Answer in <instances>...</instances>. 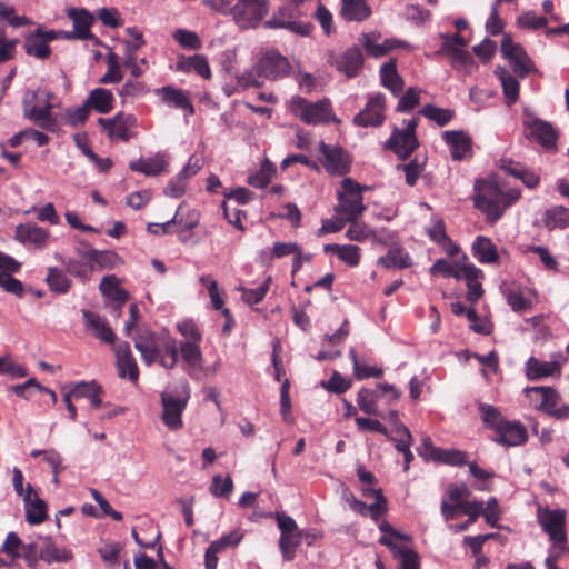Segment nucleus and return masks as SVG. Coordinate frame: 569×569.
<instances>
[{
	"instance_id": "58",
	"label": "nucleus",
	"mask_w": 569,
	"mask_h": 569,
	"mask_svg": "<svg viewBox=\"0 0 569 569\" xmlns=\"http://www.w3.org/2000/svg\"><path fill=\"white\" fill-rule=\"evenodd\" d=\"M271 283V277L269 276L263 283H261L258 288L254 289H247L244 287H239L238 290L241 291V298L243 302H246L249 306L257 305L263 300L266 297L269 287Z\"/></svg>"
},
{
	"instance_id": "54",
	"label": "nucleus",
	"mask_w": 569,
	"mask_h": 569,
	"mask_svg": "<svg viewBox=\"0 0 569 569\" xmlns=\"http://www.w3.org/2000/svg\"><path fill=\"white\" fill-rule=\"evenodd\" d=\"M297 242H274L270 251L262 250L260 258L263 262H271L274 258L280 259L298 251Z\"/></svg>"
},
{
	"instance_id": "33",
	"label": "nucleus",
	"mask_w": 569,
	"mask_h": 569,
	"mask_svg": "<svg viewBox=\"0 0 569 569\" xmlns=\"http://www.w3.org/2000/svg\"><path fill=\"white\" fill-rule=\"evenodd\" d=\"M372 13L367 0H341L340 16L347 21L362 22Z\"/></svg>"
},
{
	"instance_id": "35",
	"label": "nucleus",
	"mask_w": 569,
	"mask_h": 569,
	"mask_svg": "<svg viewBox=\"0 0 569 569\" xmlns=\"http://www.w3.org/2000/svg\"><path fill=\"white\" fill-rule=\"evenodd\" d=\"M462 271V278L466 279L468 287L467 299L471 301V303H476L483 295L480 282V280L483 278V273L472 263H465Z\"/></svg>"
},
{
	"instance_id": "21",
	"label": "nucleus",
	"mask_w": 569,
	"mask_h": 569,
	"mask_svg": "<svg viewBox=\"0 0 569 569\" xmlns=\"http://www.w3.org/2000/svg\"><path fill=\"white\" fill-rule=\"evenodd\" d=\"M466 487H450L447 491L448 498L459 507L463 513L469 516V520L461 525L451 526L453 531H465L468 527L473 523L480 516L482 509V502L480 501H462V497L466 493Z\"/></svg>"
},
{
	"instance_id": "27",
	"label": "nucleus",
	"mask_w": 569,
	"mask_h": 569,
	"mask_svg": "<svg viewBox=\"0 0 569 569\" xmlns=\"http://www.w3.org/2000/svg\"><path fill=\"white\" fill-rule=\"evenodd\" d=\"M113 349L119 377L137 382L139 379V369L137 361L130 351L129 345L127 342H121L116 345Z\"/></svg>"
},
{
	"instance_id": "22",
	"label": "nucleus",
	"mask_w": 569,
	"mask_h": 569,
	"mask_svg": "<svg viewBox=\"0 0 569 569\" xmlns=\"http://www.w3.org/2000/svg\"><path fill=\"white\" fill-rule=\"evenodd\" d=\"M16 239L24 246H31L34 249H44L50 240L51 233L48 229L36 223H21L16 228Z\"/></svg>"
},
{
	"instance_id": "7",
	"label": "nucleus",
	"mask_w": 569,
	"mask_h": 569,
	"mask_svg": "<svg viewBox=\"0 0 569 569\" xmlns=\"http://www.w3.org/2000/svg\"><path fill=\"white\" fill-rule=\"evenodd\" d=\"M351 178H345L341 181L340 189L337 190V204L335 212L338 216L345 217L347 220H358L366 211L367 207L363 203L362 191L367 190Z\"/></svg>"
},
{
	"instance_id": "64",
	"label": "nucleus",
	"mask_w": 569,
	"mask_h": 569,
	"mask_svg": "<svg viewBox=\"0 0 569 569\" xmlns=\"http://www.w3.org/2000/svg\"><path fill=\"white\" fill-rule=\"evenodd\" d=\"M420 91L416 88H409L405 94L399 99L396 107L397 112H409L415 109L420 102Z\"/></svg>"
},
{
	"instance_id": "9",
	"label": "nucleus",
	"mask_w": 569,
	"mask_h": 569,
	"mask_svg": "<svg viewBox=\"0 0 569 569\" xmlns=\"http://www.w3.org/2000/svg\"><path fill=\"white\" fill-rule=\"evenodd\" d=\"M189 398L190 391L187 383L183 386L179 397H173L168 392L161 393V419L170 430H179L182 427V412L187 407Z\"/></svg>"
},
{
	"instance_id": "2",
	"label": "nucleus",
	"mask_w": 569,
	"mask_h": 569,
	"mask_svg": "<svg viewBox=\"0 0 569 569\" xmlns=\"http://www.w3.org/2000/svg\"><path fill=\"white\" fill-rule=\"evenodd\" d=\"M134 347L147 366L158 363L171 370L177 367L180 347L169 332H144L134 338Z\"/></svg>"
},
{
	"instance_id": "11",
	"label": "nucleus",
	"mask_w": 569,
	"mask_h": 569,
	"mask_svg": "<svg viewBox=\"0 0 569 569\" xmlns=\"http://www.w3.org/2000/svg\"><path fill=\"white\" fill-rule=\"evenodd\" d=\"M290 70V62L277 50L262 52L254 66V72L259 77L272 81L287 77Z\"/></svg>"
},
{
	"instance_id": "6",
	"label": "nucleus",
	"mask_w": 569,
	"mask_h": 569,
	"mask_svg": "<svg viewBox=\"0 0 569 569\" xmlns=\"http://www.w3.org/2000/svg\"><path fill=\"white\" fill-rule=\"evenodd\" d=\"M289 111L307 124H323L330 121L339 122L328 98L309 102L302 97L295 96L288 102Z\"/></svg>"
},
{
	"instance_id": "20",
	"label": "nucleus",
	"mask_w": 569,
	"mask_h": 569,
	"mask_svg": "<svg viewBox=\"0 0 569 569\" xmlns=\"http://www.w3.org/2000/svg\"><path fill=\"white\" fill-rule=\"evenodd\" d=\"M98 123L110 139L128 141L131 138L130 129L137 126V118L131 113L119 112L113 118H99Z\"/></svg>"
},
{
	"instance_id": "55",
	"label": "nucleus",
	"mask_w": 569,
	"mask_h": 569,
	"mask_svg": "<svg viewBox=\"0 0 569 569\" xmlns=\"http://www.w3.org/2000/svg\"><path fill=\"white\" fill-rule=\"evenodd\" d=\"M420 114L430 121L436 122L438 126L443 127L452 120L455 112L451 109L439 108L433 104H426L420 110Z\"/></svg>"
},
{
	"instance_id": "40",
	"label": "nucleus",
	"mask_w": 569,
	"mask_h": 569,
	"mask_svg": "<svg viewBox=\"0 0 569 569\" xmlns=\"http://www.w3.org/2000/svg\"><path fill=\"white\" fill-rule=\"evenodd\" d=\"M83 318L88 329L93 330L97 338L107 343L114 341V333L107 321L99 315L90 311H83Z\"/></svg>"
},
{
	"instance_id": "26",
	"label": "nucleus",
	"mask_w": 569,
	"mask_h": 569,
	"mask_svg": "<svg viewBox=\"0 0 569 569\" xmlns=\"http://www.w3.org/2000/svg\"><path fill=\"white\" fill-rule=\"evenodd\" d=\"M100 291L107 299L108 306L116 312H119L129 299V293L120 286L116 276H106L100 282Z\"/></svg>"
},
{
	"instance_id": "15",
	"label": "nucleus",
	"mask_w": 569,
	"mask_h": 569,
	"mask_svg": "<svg viewBox=\"0 0 569 569\" xmlns=\"http://www.w3.org/2000/svg\"><path fill=\"white\" fill-rule=\"evenodd\" d=\"M538 521L555 546L565 545L567 536L565 531L566 513L563 510L539 509Z\"/></svg>"
},
{
	"instance_id": "39",
	"label": "nucleus",
	"mask_w": 569,
	"mask_h": 569,
	"mask_svg": "<svg viewBox=\"0 0 569 569\" xmlns=\"http://www.w3.org/2000/svg\"><path fill=\"white\" fill-rule=\"evenodd\" d=\"M472 253L480 263L491 264L498 260L495 243L487 237L478 236L472 243Z\"/></svg>"
},
{
	"instance_id": "45",
	"label": "nucleus",
	"mask_w": 569,
	"mask_h": 569,
	"mask_svg": "<svg viewBox=\"0 0 569 569\" xmlns=\"http://www.w3.org/2000/svg\"><path fill=\"white\" fill-rule=\"evenodd\" d=\"M465 263L468 262L467 256L462 257V261H457L455 263L449 262L446 259H438L430 268V273L432 276H443V277H452L455 279H461L463 277V267Z\"/></svg>"
},
{
	"instance_id": "24",
	"label": "nucleus",
	"mask_w": 569,
	"mask_h": 569,
	"mask_svg": "<svg viewBox=\"0 0 569 569\" xmlns=\"http://www.w3.org/2000/svg\"><path fill=\"white\" fill-rule=\"evenodd\" d=\"M68 17L72 20L73 31H60L63 39H92L91 26L93 23V17L89 11L84 9L70 8L68 10Z\"/></svg>"
},
{
	"instance_id": "14",
	"label": "nucleus",
	"mask_w": 569,
	"mask_h": 569,
	"mask_svg": "<svg viewBox=\"0 0 569 569\" xmlns=\"http://www.w3.org/2000/svg\"><path fill=\"white\" fill-rule=\"evenodd\" d=\"M296 10L283 7L266 21L264 26L270 29H286L298 36H309L313 29L310 22L299 21L296 19Z\"/></svg>"
},
{
	"instance_id": "50",
	"label": "nucleus",
	"mask_w": 569,
	"mask_h": 569,
	"mask_svg": "<svg viewBox=\"0 0 569 569\" xmlns=\"http://www.w3.org/2000/svg\"><path fill=\"white\" fill-rule=\"evenodd\" d=\"M200 220V213L194 209H186L183 204H180L176 211V214L171 219L172 224L177 223L181 226L183 231H189L196 228Z\"/></svg>"
},
{
	"instance_id": "48",
	"label": "nucleus",
	"mask_w": 569,
	"mask_h": 569,
	"mask_svg": "<svg viewBox=\"0 0 569 569\" xmlns=\"http://www.w3.org/2000/svg\"><path fill=\"white\" fill-rule=\"evenodd\" d=\"M166 161L163 157L156 156L152 158H140L131 161L129 168L133 171L141 172L146 176H157L164 170Z\"/></svg>"
},
{
	"instance_id": "12",
	"label": "nucleus",
	"mask_w": 569,
	"mask_h": 569,
	"mask_svg": "<svg viewBox=\"0 0 569 569\" xmlns=\"http://www.w3.org/2000/svg\"><path fill=\"white\" fill-rule=\"evenodd\" d=\"M501 54L520 78H525L536 71L533 61L519 43L513 42L509 34H505L502 38Z\"/></svg>"
},
{
	"instance_id": "51",
	"label": "nucleus",
	"mask_w": 569,
	"mask_h": 569,
	"mask_svg": "<svg viewBox=\"0 0 569 569\" xmlns=\"http://www.w3.org/2000/svg\"><path fill=\"white\" fill-rule=\"evenodd\" d=\"M506 298L508 305L516 312L529 310L533 305V297L531 293L521 289L510 290Z\"/></svg>"
},
{
	"instance_id": "5",
	"label": "nucleus",
	"mask_w": 569,
	"mask_h": 569,
	"mask_svg": "<svg viewBox=\"0 0 569 569\" xmlns=\"http://www.w3.org/2000/svg\"><path fill=\"white\" fill-rule=\"evenodd\" d=\"M379 529L383 533L379 542L390 549L398 569H420L419 555L409 546L410 536L397 531L385 520L379 523Z\"/></svg>"
},
{
	"instance_id": "23",
	"label": "nucleus",
	"mask_w": 569,
	"mask_h": 569,
	"mask_svg": "<svg viewBox=\"0 0 569 569\" xmlns=\"http://www.w3.org/2000/svg\"><path fill=\"white\" fill-rule=\"evenodd\" d=\"M563 357L553 356L549 361H541L536 357H530L526 362V376L529 380H540L542 378L559 377Z\"/></svg>"
},
{
	"instance_id": "29",
	"label": "nucleus",
	"mask_w": 569,
	"mask_h": 569,
	"mask_svg": "<svg viewBox=\"0 0 569 569\" xmlns=\"http://www.w3.org/2000/svg\"><path fill=\"white\" fill-rule=\"evenodd\" d=\"M495 441L507 447L520 446L527 441V430L520 422L505 421L496 431Z\"/></svg>"
},
{
	"instance_id": "16",
	"label": "nucleus",
	"mask_w": 569,
	"mask_h": 569,
	"mask_svg": "<svg viewBox=\"0 0 569 569\" xmlns=\"http://www.w3.org/2000/svg\"><path fill=\"white\" fill-rule=\"evenodd\" d=\"M328 62L348 78H355L362 69L363 56L361 49L353 46L340 53L331 52Z\"/></svg>"
},
{
	"instance_id": "25",
	"label": "nucleus",
	"mask_w": 569,
	"mask_h": 569,
	"mask_svg": "<svg viewBox=\"0 0 569 569\" xmlns=\"http://www.w3.org/2000/svg\"><path fill=\"white\" fill-rule=\"evenodd\" d=\"M380 39V33L370 32L362 34L360 41L367 53L373 58L383 57L396 48L411 49L409 44L397 39H385L382 42H379Z\"/></svg>"
},
{
	"instance_id": "42",
	"label": "nucleus",
	"mask_w": 569,
	"mask_h": 569,
	"mask_svg": "<svg viewBox=\"0 0 569 569\" xmlns=\"http://www.w3.org/2000/svg\"><path fill=\"white\" fill-rule=\"evenodd\" d=\"M113 94L110 90L104 88H96L90 91L86 100L88 108H93L100 113H108L113 108Z\"/></svg>"
},
{
	"instance_id": "43",
	"label": "nucleus",
	"mask_w": 569,
	"mask_h": 569,
	"mask_svg": "<svg viewBox=\"0 0 569 569\" xmlns=\"http://www.w3.org/2000/svg\"><path fill=\"white\" fill-rule=\"evenodd\" d=\"M102 389L96 381H80L71 388L74 398H87L93 408L101 406Z\"/></svg>"
},
{
	"instance_id": "56",
	"label": "nucleus",
	"mask_w": 569,
	"mask_h": 569,
	"mask_svg": "<svg viewBox=\"0 0 569 569\" xmlns=\"http://www.w3.org/2000/svg\"><path fill=\"white\" fill-rule=\"evenodd\" d=\"M379 263L386 268L402 269L410 266V258L403 249L392 248L385 257L379 259Z\"/></svg>"
},
{
	"instance_id": "41",
	"label": "nucleus",
	"mask_w": 569,
	"mask_h": 569,
	"mask_svg": "<svg viewBox=\"0 0 569 569\" xmlns=\"http://www.w3.org/2000/svg\"><path fill=\"white\" fill-rule=\"evenodd\" d=\"M26 521L29 525H40L47 520L48 513V505L40 497L32 498L30 500L29 497L26 498L23 502Z\"/></svg>"
},
{
	"instance_id": "44",
	"label": "nucleus",
	"mask_w": 569,
	"mask_h": 569,
	"mask_svg": "<svg viewBox=\"0 0 569 569\" xmlns=\"http://www.w3.org/2000/svg\"><path fill=\"white\" fill-rule=\"evenodd\" d=\"M495 74L498 77L502 89L503 94L507 99L508 104H512L517 101L519 97V82L518 80L505 68L498 66L495 69Z\"/></svg>"
},
{
	"instance_id": "47",
	"label": "nucleus",
	"mask_w": 569,
	"mask_h": 569,
	"mask_svg": "<svg viewBox=\"0 0 569 569\" xmlns=\"http://www.w3.org/2000/svg\"><path fill=\"white\" fill-rule=\"evenodd\" d=\"M276 172V166L268 158H264L260 169L248 176L247 183L253 188H264L274 178Z\"/></svg>"
},
{
	"instance_id": "36",
	"label": "nucleus",
	"mask_w": 569,
	"mask_h": 569,
	"mask_svg": "<svg viewBox=\"0 0 569 569\" xmlns=\"http://www.w3.org/2000/svg\"><path fill=\"white\" fill-rule=\"evenodd\" d=\"M548 392H545L543 406L541 411L556 419L563 420L569 418V406L561 403V398L557 390L552 387H546Z\"/></svg>"
},
{
	"instance_id": "63",
	"label": "nucleus",
	"mask_w": 569,
	"mask_h": 569,
	"mask_svg": "<svg viewBox=\"0 0 569 569\" xmlns=\"http://www.w3.org/2000/svg\"><path fill=\"white\" fill-rule=\"evenodd\" d=\"M300 541V535L297 533H281L279 546L282 556L286 560H291L295 557L296 548Z\"/></svg>"
},
{
	"instance_id": "18",
	"label": "nucleus",
	"mask_w": 569,
	"mask_h": 569,
	"mask_svg": "<svg viewBox=\"0 0 569 569\" xmlns=\"http://www.w3.org/2000/svg\"><path fill=\"white\" fill-rule=\"evenodd\" d=\"M319 150L323 157L322 164L332 176H343L350 170V158L339 146H329L321 141Z\"/></svg>"
},
{
	"instance_id": "1",
	"label": "nucleus",
	"mask_w": 569,
	"mask_h": 569,
	"mask_svg": "<svg viewBox=\"0 0 569 569\" xmlns=\"http://www.w3.org/2000/svg\"><path fill=\"white\" fill-rule=\"evenodd\" d=\"M177 330L184 338L179 345L184 371L193 379L214 378L221 369V360L217 359L212 365L203 366L200 346L202 335L197 325L186 320L177 323Z\"/></svg>"
},
{
	"instance_id": "32",
	"label": "nucleus",
	"mask_w": 569,
	"mask_h": 569,
	"mask_svg": "<svg viewBox=\"0 0 569 569\" xmlns=\"http://www.w3.org/2000/svg\"><path fill=\"white\" fill-rule=\"evenodd\" d=\"M157 93L161 97L162 101L171 107L182 109L187 114L191 116L194 113V108L188 93L181 89L166 86L157 90Z\"/></svg>"
},
{
	"instance_id": "59",
	"label": "nucleus",
	"mask_w": 569,
	"mask_h": 569,
	"mask_svg": "<svg viewBox=\"0 0 569 569\" xmlns=\"http://www.w3.org/2000/svg\"><path fill=\"white\" fill-rule=\"evenodd\" d=\"M107 72L100 79V83H118L122 80L123 74L121 72L119 58L116 53H109L106 59Z\"/></svg>"
},
{
	"instance_id": "38",
	"label": "nucleus",
	"mask_w": 569,
	"mask_h": 569,
	"mask_svg": "<svg viewBox=\"0 0 569 569\" xmlns=\"http://www.w3.org/2000/svg\"><path fill=\"white\" fill-rule=\"evenodd\" d=\"M323 251L335 254L349 267H357L360 263V248L356 244L329 243L323 247Z\"/></svg>"
},
{
	"instance_id": "3",
	"label": "nucleus",
	"mask_w": 569,
	"mask_h": 569,
	"mask_svg": "<svg viewBox=\"0 0 569 569\" xmlns=\"http://www.w3.org/2000/svg\"><path fill=\"white\" fill-rule=\"evenodd\" d=\"M475 191V206L486 214L490 222H497L507 208L520 198L518 189L503 190L495 178L476 181Z\"/></svg>"
},
{
	"instance_id": "19",
	"label": "nucleus",
	"mask_w": 569,
	"mask_h": 569,
	"mask_svg": "<svg viewBox=\"0 0 569 569\" xmlns=\"http://www.w3.org/2000/svg\"><path fill=\"white\" fill-rule=\"evenodd\" d=\"M523 131L527 138L536 140L546 149H551L556 146L557 133L547 121L527 116L523 120Z\"/></svg>"
},
{
	"instance_id": "17",
	"label": "nucleus",
	"mask_w": 569,
	"mask_h": 569,
	"mask_svg": "<svg viewBox=\"0 0 569 569\" xmlns=\"http://www.w3.org/2000/svg\"><path fill=\"white\" fill-rule=\"evenodd\" d=\"M386 97L383 93H375L368 98L365 108L353 118V123L359 127H378L385 121Z\"/></svg>"
},
{
	"instance_id": "60",
	"label": "nucleus",
	"mask_w": 569,
	"mask_h": 569,
	"mask_svg": "<svg viewBox=\"0 0 569 569\" xmlns=\"http://www.w3.org/2000/svg\"><path fill=\"white\" fill-rule=\"evenodd\" d=\"M172 37L184 49L199 50L202 47V41L193 31L177 29Z\"/></svg>"
},
{
	"instance_id": "8",
	"label": "nucleus",
	"mask_w": 569,
	"mask_h": 569,
	"mask_svg": "<svg viewBox=\"0 0 569 569\" xmlns=\"http://www.w3.org/2000/svg\"><path fill=\"white\" fill-rule=\"evenodd\" d=\"M403 129H395L385 147L392 150L399 158L405 159L410 156L418 147V139L416 137V129L418 127V119L403 120Z\"/></svg>"
},
{
	"instance_id": "61",
	"label": "nucleus",
	"mask_w": 569,
	"mask_h": 569,
	"mask_svg": "<svg viewBox=\"0 0 569 569\" xmlns=\"http://www.w3.org/2000/svg\"><path fill=\"white\" fill-rule=\"evenodd\" d=\"M0 375H8L11 378H22L28 375L24 366L13 361L9 356L0 357Z\"/></svg>"
},
{
	"instance_id": "28",
	"label": "nucleus",
	"mask_w": 569,
	"mask_h": 569,
	"mask_svg": "<svg viewBox=\"0 0 569 569\" xmlns=\"http://www.w3.org/2000/svg\"><path fill=\"white\" fill-rule=\"evenodd\" d=\"M442 139L450 148L453 160H463L472 154V140L463 131H445Z\"/></svg>"
},
{
	"instance_id": "46",
	"label": "nucleus",
	"mask_w": 569,
	"mask_h": 569,
	"mask_svg": "<svg viewBox=\"0 0 569 569\" xmlns=\"http://www.w3.org/2000/svg\"><path fill=\"white\" fill-rule=\"evenodd\" d=\"M542 221L549 231L566 229L569 226V209L562 206L553 207L545 212Z\"/></svg>"
},
{
	"instance_id": "49",
	"label": "nucleus",
	"mask_w": 569,
	"mask_h": 569,
	"mask_svg": "<svg viewBox=\"0 0 569 569\" xmlns=\"http://www.w3.org/2000/svg\"><path fill=\"white\" fill-rule=\"evenodd\" d=\"M46 282L50 290L57 293H66L71 286V281L64 272L56 267L48 268Z\"/></svg>"
},
{
	"instance_id": "34",
	"label": "nucleus",
	"mask_w": 569,
	"mask_h": 569,
	"mask_svg": "<svg viewBox=\"0 0 569 569\" xmlns=\"http://www.w3.org/2000/svg\"><path fill=\"white\" fill-rule=\"evenodd\" d=\"M177 70L189 73L194 71L197 74L204 79L211 78V69L207 58L202 54H194L191 57H186L183 54L179 56L177 59Z\"/></svg>"
},
{
	"instance_id": "4",
	"label": "nucleus",
	"mask_w": 569,
	"mask_h": 569,
	"mask_svg": "<svg viewBox=\"0 0 569 569\" xmlns=\"http://www.w3.org/2000/svg\"><path fill=\"white\" fill-rule=\"evenodd\" d=\"M54 94L46 89L27 90L22 98L23 117L44 130L54 131L58 127L52 114Z\"/></svg>"
},
{
	"instance_id": "31",
	"label": "nucleus",
	"mask_w": 569,
	"mask_h": 569,
	"mask_svg": "<svg viewBox=\"0 0 569 569\" xmlns=\"http://www.w3.org/2000/svg\"><path fill=\"white\" fill-rule=\"evenodd\" d=\"M41 541L39 559L46 563H62L72 560L73 553L67 547L57 545L50 537H43Z\"/></svg>"
},
{
	"instance_id": "37",
	"label": "nucleus",
	"mask_w": 569,
	"mask_h": 569,
	"mask_svg": "<svg viewBox=\"0 0 569 569\" xmlns=\"http://www.w3.org/2000/svg\"><path fill=\"white\" fill-rule=\"evenodd\" d=\"M381 84L393 96H398L405 87L403 79L397 71L396 61L392 59L380 68Z\"/></svg>"
},
{
	"instance_id": "57",
	"label": "nucleus",
	"mask_w": 569,
	"mask_h": 569,
	"mask_svg": "<svg viewBox=\"0 0 569 569\" xmlns=\"http://www.w3.org/2000/svg\"><path fill=\"white\" fill-rule=\"evenodd\" d=\"M362 490L366 496H372L375 498V502L368 506V513H370L371 518L375 521H379L387 510L386 498L383 497L381 490H376L366 487H363Z\"/></svg>"
},
{
	"instance_id": "53",
	"label": "nucleus",
	"mask_w": 569,
	"mask_h": 569,
	"mask_svg": "<svg viewBox=\"0 0 569 569\" xmlns=\"http://www.w3.org/2000/svg\"><path fill=\"white\" fill-rule=\"evenodd\" d=\"M350 223L349 228L346 231V237L350 241L362 242L367 239H375V231L365 222L358 220H347Z\"/></svg>"
},
{
	"instance_id": "62",
	"label": "nucleus",
	"mask_w": 569,
	"mask_h": 569,
	"mask_svg": "<svg viewBox=\"0 0 569 569\" xmlns=\"http://www.w3.org/2000/svg\"><path fill=\"white\" fill-rule=\"evenodd\" d=\"M480 412L485 425L495 431H497L499 427H501V425L506 421L502 419L498 409L493 406L481 405Z\"/></svg>"
},
{
	"instance_id": "10",
	"label": "nucleus",
	"mask_w": 569,
	"mask_h": 569,
	"mask_svg": "<svg viewBox=\"0 0 569 569\" xmlns=\"http://www.w3.org/2000/svg\"><path fill=\"white\" fill-rule=\"evenodd\" d=\"M268 12V0H238L233 6L232 16L241 29L258 26Z\"/></svg>"
},
{
	"instance_id": "30",
	"label": "nucleus",
	"mask_w": 569,
	"mask_h": 569,
	"mask_svg": "<svg viewBox=\"0 0 569 569\" xmlns=\"http://www.w3.org/2000/svg\"><path fill=\"white\" fill-rule=\"evenodd\" d=\"M440 38L442 40L440 52L450 57L455 68L470 71L473 68L472 56L460 46L449 41V34L441 33Z\"/></svg>"
},
{
	"instance_id": "13",
	"label": "nucleus",
	"mask_w": 569,
	"mask_h": 569,
	"mask_svg": "<svg viewBox=\"0 0 569 569\" xmlns=\"http://www.w3.org/2000/svg\"><path fill=\"white\" fill-rule=\"evenodd\" d=\"M61 37L62 33L59 31L38 28L26 37L23 43L24 51L28 56L38 60H47L51 56L49 43Z\"/></svg>"
},
{
	"instance_id": "52",
	"label": "nucleus",
	"mask_w": 569,
	"mask_h": 569,
	"mask_svg": "<svg viewBox=\"0 0 569 569\" xmlns=\"http://www.w3.org/2000/svg\"><path fill=\"white\" fill-rule=\"evenodd\" d=\"M87 259L91 270H101L112 268L118 257L112 251L90 250L87 253Z\"/></svg>"
}]
</instances>
